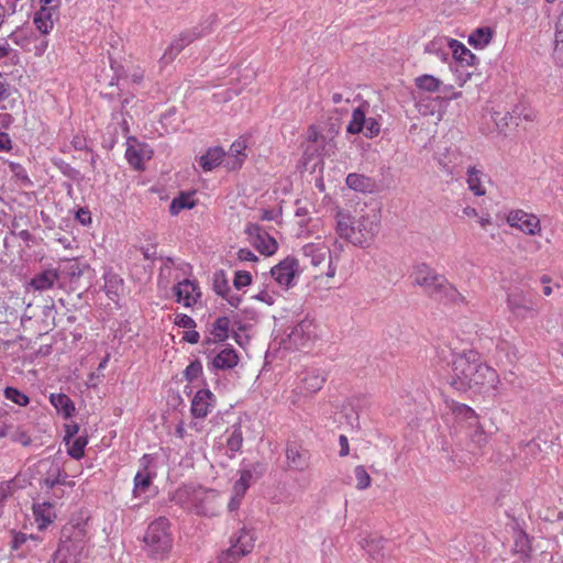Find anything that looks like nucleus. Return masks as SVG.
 <instances>
[{
	"instance_id": "obj_52",
	"label": "nucleus",
	"mask_w": 563,
	"mask_h": 563,
	"mask_svg": "<svg viewBox=\"0 0 563 563\" xmlns=\"http://www.w3.org/2000/svg\"><path fill=\"white\" fill-rule=\"evenodd\" d=\"M202 374V365L199 361L191 362L185 369L184 376L187 380L194 382Z\"/></svg>"
},
{
	"instance_id": "obj_13",
	"label": "nucleus",
	"mask_w": 563,
	"mask_h": 563,
	"mask_svg": "<svg viewBox=\"0 0 563 563\" xmlns=\"http://www.w3.org/2000/svg\"><path fill=\"white\" fill-rule=\"evenodd\" d=\"M153 153L148 144L142 143L135 137L126 140L125 158L135 170H143L145 162L152 158Z\"/></svg>"
},
{
	"instance_id": "obj_32",
	"label": "nucleus",
	"mask_w": 563,
	"mask_h": 563,
	"mask_svg": "<svg viewBox=\"0 0 563 563\" xmlns=\"http://www.w3.org/2000/svg\"><path fill=\"white\" fill-rule=\"evenodd\" d=\"M224 155L225 153L221 147H211L199 157V166L202 170L210 172L222 163Z\"/></svg>"
},
{
	"instance_id": "obj_6",
	"label": "nucleus",
	"mask_w": 563,
	"mask_h": 563,
	"mask_svg": "<svg viewBox=\"0 0 563 563\" xmlns=\"http://www.w3.org/2000/svg\"><path fill=\"white\" fill-rule=\"evenodd\" d=\"M505 222L527 236H541L542 222L538 214L521 208H511L504 214Z\"/></svg>"
},
{
	"instance_id": "obj_42",
	"label": "nucleus",
	"mask_w": 563,
	"mask_h": 563,
	"mask_svg": "<svg viewBox=\"0 0 563 563\" xmlns=\"http://www.w3.org/2000/svg\"><path fill=\"white\" fill-rule=\"evenodd\" d=\"M87 443V437L84 435L67 440L68 454L75 460H80L85 455V448Z\"/></svg>"
},
{
	"instance_id": "obj_28",
	"label": "nucleus",
	"mask_w": 563,
	"mask_h": 563,
	"mask_svg": "<svg viewBox=\"0 0 563 563\" xmlns=\"http://www.w3.org/2000/svg\"><path fill=\"white\" fill-rule=\"evenodd\" d=\"M231 321L229 317H219L212 323L210 334L212 339H207L206 344L224 342L229 338Z\"/></svg>"
},
{
	"instance_id": "obj_55",
	"label": "nucleus",
	"mask_w": 563,
	"mask_h": 563,
	"mask_svg": "<svg viewBox=\"0 0 563 563\" xmlns=\"http://www.w3.org/2000/svg\"><path fill=\"white\" fill-rule=\"evenodd\" d=\"M175 435L179 440L188 443L189 445H194L192 434L186 428L184 421H180L175 428Z\"/></svg>"
},
{
	"instance_id": "obj_61",
	"label": "nucleus",
	"mask_w": 563,
	"mask_h": 563,
	"mask_svg": "<svg viewBox=\"0 0 563 563\" xmlns=\"http://www.w3.org/2000/svg\"><path fill=\"white\" fill-rule=\"evenodd\" d=\"M214 290L218 295H220L222 297H227V294L229 292V287H228L227 280L224 278H222L221 280L216 278Z\"/></svg>"
},
{
	"instance_id": "obj_63",
	"label": "nucleus",
	"mask_w": 563,
	"mask_h": 563,
	"mask_svg": "<svg viewBox=\"0 0 563 563\" xmlns=\"http://www.w3.org/2000/svg\"><path fill=\"white\" fill-rule=\"evenodd\" d=\"M238 258L243 262H255L257 261L256 255L249 249H241L238 252Z\"/></svg>"
},
{
	"instance_id": "obj_27",
	"label": "nucleus",
	"mask_w": 563,
	"mask_h": 563,
	"mask_svg": "<svg viewBox=\"0 0 563 563\" xmlns=\"http://www.w3.org/2000/svg\"><path fill=\"white\" fill-rule=\"evenodd\" d=\"M49 402L65 419L70 418L76 411L74 401L66 394H51Z\"/></svg>"
},
{
	"instance_id": "obj_40",
	"label": "nucleus",
	"mask_w": 563,
	"mask_h": 563,
	"mask_svg": "<svg viewBox=\"0 0 563 563\" xmlns=\"http://www.w3.org/2000/svg\"><path fill=\"white\" fill-rule=\"evenodd\" d=\"M415 86L419 90L433 93L440 90L442 81L433 75L423 74L415 78Z\"/></svg>"
},
{
	"instance_id": "obj_60",
	"label": "nucleus",
	"mask_w": 563,
	"mask_h": 563,
	"mask_svg": "<svg viewBox=\"0 0 563 563\" xmlns=\"http://www.w3.org/2000/svg\"><path fill=\"white\" fill-rule=\"evenodd\" d=\"M29 538L34 539L33 536H27L22 532L15 533L12 539L11 548L13 550H18L22 544L26 542Z\"/></svg>"
},
{
	"instance_id": "obj_47",
	"label": "nucleus",
	"mask_w": 563,
	"mask_h": 563,
	"mask_svg": "<svg viewBox=\"0 0 563 563\" xmlns=\"http://www.w3.org/2000/svg\"><path fill=\"white\" fill-rule=\"evenodd\" d=\"M354 475L358 490H364L371 486L372 478L363 465H357L354 468Z\"/></svg>"
},
{
	"instance_id": "obj_44",
	"label": "nucleus",
	"mask_w": 563,
	"mask_h": 563,
	"mask_svg": "<svg viewBox=\"0 0 563 563\" xmlns=\"http://www.w3.org/2000/svg\"><path fill=\"white\" fill-rule=\"evenodd\" d=\"M243 445V432L241 424H235L232 427V430L227 439V448L232 453L235 454L242 449Z\"/></svg>"
},
{
	"instance_id": "obj_62",
	"label": "nucleus",
	"mask_w": 563,
	"mask_h": 563,
	"mask_svg": "<svg viewBox=\"0 0 563 563\" xmlns=\"http://www.w3.org/2000/svg\"><path fill=\"white\" fill-rule=\"evenodd\" d=\"M62 0H40V8L59 12Z\"/></svg>"
},
{
	"instance_id": "obj_19",
	"label": "nucleus",
	"mask_w": 563,
	"mask_h": 563,
	"mask_svg": "<svg viewBox=\"0 0 563 563\" xmlns=\"http://www.w3.org/2000/svg\"><path fill=\"white\" fill-rule=\"evenodd\" d=\"M214 395L209 389L198 390L190 405V412L196 419L206 418L214 407Z\"/></svg>"
},
{
	"instance_id": "obj_21",
	"label": "nucleus",
	"mask_w": 563,
	"mask_h": 563,
	"mask_svg": "<svg viewBox=\"0 0 563 563\" xmlns=\"http://www.w3.org/2000/svg\"><path fill=\"white\" fill-rule=\"evenodd\" d=\"M34 522L40 531H44L57 518L55 506L49 501L34 503L32 506Z\"/></svg>"
},
{
	"instance_id": "obj_38",
	"label": "nucleus",
	"mask_w": 563,
	"mask_h": 563,
	"mask_svg": "<svg viewBox=\"0 0 563 563\" xmlns=\"http://www.w3.org/2000/svg\"><path fill=\"white\" fill-rule=\"evenodd\" d=\"M467 437L470 441L475 444L477 448H483L488 442V435L479 421V418L471 422L468 426Z\"/></svg>"
},
{
	"instance_id": "obj_11",
	"label": "nucleus",
	"mask_w": 563,
	"mask_h": 563,
	"mask_svg": "<svg viewBox=\"0 0 563 563\" xmlns=\"http://www.w3.org/2000/svg\"><path fill=\"white\" fill-rule=\"evenodd\" d=\"M38 473L43 476V484L47 488L56 485L74 487L75 482L68 481L67 475L62 471L59 464L55 460L44 459L38 462Z\"/></svg>"
},
{
	"instance_id": "obj_51",
	"label": "nucleus",
	"mask_w": 563,
	"mask_h": 563,
	"mask_svg": "<svg viewBox=\"0 0 563 563\" xmlns=\"http://www.w3.org/2000/svg\"><path fill=\"white\" fill-rule=\"evenodd\" d=\"M276 296L277 294L274 290L268 289V287H264L257 294L253 295L252 298L254 300L272 306L276 301Z\"/></svg>"
},
{
	"instance_id": "obj_39",
	"label": "nucleus",
	"mask_w": 563,
	"mask_h": 563,
	"mask_svg": "<svg viewBox=\"0 0 563 563\" xmlns=\"http://www.w3.org/2000/svg\"><path fill=\"white\" fill-rule=\"evenodd\" d=\"M493 38V31L490 27H478L470 36L468 43L477 49L486 47Z\"/></svg>"
},
{
	"instance_id": "obj_31",
	"label": "nucleus",
	"mask_w": 563,
	"mask_h": 563,
	"mask_svg": "<svg viewBox=\"0 0 563 563\" xmlns=\"http://www.w3.org/2000/svg\"><path fill=\"white\" fill-rule=\"evenodd\" d=\"M445 405L446 408L452 412V415L455 416L456 419L467 421L468 426L471 424V422L479 418L476 411L465 404H461L453 399H450L445 400Z\"/></svg>"
},
{
	"instance_id": "obj_41",
	"label": "nucleus",
	"mask_w": 563,
	"mask_h": 563,
	"mask_svg": "<svg viewBox=\"0 0 563 563\" xmlns=\"http://www.w3.org/2000/svg\"><path fill=\"white\" fill-rule=\"evenodd\" d=\"M324 382L325 378L322 375L309 373L302 379L301 391L306 395L316 394L322 388Z\"/></svg>"
},
{
	"instance_id": "obj_29",
	"label": "nucleus",
	"mask_w": 563,
	"mask_h": 563,
	"mask_svg": "<svg viewBox=\"0 0 563 563\" xmlns=\"http://www.w3.org/2000/svg\"><path fill=\"white\" fill-rule=\"evenodd\" d=\"M58 273L55 269H47L42 272L41 274L35 275L31 282L30 286L34 290L44 291L53 288L54 284L58 280Z\"/></svg>"
},
{
	"instance_id": "obj_30",
	"label": "nucleus",
	"mask_w": 563,
	"mask_h": 563,
	"mask_svg": "<svg viewBox=\"0 0 563 563\" xmlns=\"http://www.w3.org/2000/svg\"><path fill=\"white\" fill-rule=\"evenodd\" d=\"M239 355L233 347H225L219 352L212 361L213 367L217 369H230L238 365Z\"/></svg>"
},
{
	"instance_id": "obj_17",
	"label": "nucleus",
	"mask_w": 563,
	"mask_h": 563,
	"mask_svg": "<svg viewBox=\"0 0 563 563\" xmlns=\"http://www.w3.org/2000/svg\"><path fill=\"white\" fill-rule=\"evenodd\" d=\"M199 37H200V34L194 30H188V31L181 32L166 47V49L164 51V53L161 57V63L163 65L170 64L186 46H188L190 43L198 40Z\"/></svg>"
},
{
	"instance_id": "obj_12",
	"label": "nucleus",
	"mask_w": 563,
	"mask_h": 563,
	"mask_svg": "<svg viewBox=\"0 0 563 563\" xmlns=\"http://www.w3.org/2000/svg\"><path fill=\"white\" fill-rule=\"evenodd\" d=\"M506 305L509 312L519 320H523L528 314L534 312L532 298L520 288L507 292Z\"/></svg>"
},
{
	"instance_id": "obj_54",
	"label": "nucleus",
	"mask_w": 563,
	"mask_h": 563,
	"mask_svg": "<svg viewBox=\"0 0 563 563\" xmlns=\"http://www.w3.org/2000/svg\"><path fill=\"white\" fill-rule=\"evenodd\" d=\"M252 276L246 271H238L234 275L233 285L236 289H241L251 285Z\"/></svg>"
},
{
	"instance_id": "obj_2",
	"label": "nucleus",
	"mask_w": 563,
	"mask_h": 563,
	"mask_svg": "<svg viewBox=\"0 0 563 563\" xmlns=\"http://www.w3.org/2000/svg\"><path fill=\"white\" fill-rule=\"evenodd\" d=\"M380 217L374 209H362L352 217L343 210L336 212V230L341 238L357 246H368L379 231Z\"/></svg>"
},
{
	"instance_id": "obj_53",
	"label": "nucleus",
	"mask_w": 563,
	"mask_h": 563,
	"mask_svg": "<svg viewBox=\"0 0 563 563\" xmlns=\"http://www.w3.org/2000/svg\"><path fill=\"white\" fill-rule=\"evenodd\" d=\"M10 439L12 442L20 443L24 446H26L31 443V437L24 429H22L20 427H16V428L12 427Z\"/></svg>"
},
{
	"instance_id": "obj_59",
	"label": "nucleus",
	"mask_w": 563,
	"mask_h": 563,
	"mask_svg": "<svg viewBox=\"0 0 563 563\" xmlns=\"http://www.w3.org/2000/svg\"><path fill=\"white\" fill-rule=\"evenodd\" d=\"M555 43L563 47V9L555 23Z\"/></svg>"
},
{
	"instance_id": "obj_8",
	"label": "nucleus",
	"mask_w": 563,
	"mask_h": 563,
	"mask_svg": "<svg viewBox=\"0 0 563 563\" xmlns=\"http://www.w3.org/2000/svg\"><path fill=\"white\" fill-rule=\"evenodd\" d=\"M339 134V128L331 124L327 130L320 125L312 124L307 130V141L316 145L319 155H331L334 152V140Z\"/></svg>"
},
{
	"instance_id": "obj_16",
	"label": "nucleus",
	"mask_w": 563,
	"mask_h": 563,
	"mask_svg": "<svg viewBox=\"0 0 563 563\" xmlns=\"http://www.w3.org/2000/svg\"><path fill=\"white\" fill-rule=\"evenodd\" d=\"M298 272V262L292 257H286L271 268V276L284 288H289Z\"/></svg>"
},
{
	"instance_id": "obj_50",
	"label": "nucleus",
	"mask_w": 563,
	"mask_h": 563,
	"mask_svg": "<svg viewBox=\"0 0 563 563\" xmlns=\"http://www.w3.org/2000/svg\"><path fill=\"white\" fill-rule=\"evenodd\" d=\"M362 132L365 137L373 139L379 134L380 123L375 118H367Z\"/></svg>"
},
{
	"instance_id": "obj_33",
	"label": "nucleus",
	"mask_w": 563,
	"mask_h": 563,
	"mask_svg": "<svg viewBox=\"0 0 563 563\" xmlns=\"http://www.w3.org/2000/svg\"><path fill=\"white\" fill-rule=\"evenodd\" d=\"M197 199L195 192H180L169 205L172 216H178L183 210H190L196 207Z\"/></svg>"
},
{
	"instance_id": "obj_26",
	"label": "nucleus",
	"mask_w": 563,
	"mask_h": 563,
	"mask_svg": "<svg viewBox=\"0 0 563 563\" xmlns=\"http://www.w3.org/2000/svg\"><path fill=\"white\" fill-rule=\"evenodd\" d=\"M448 46L456 62L466 66H474L476 64L477 57L462 42L450 38Z\"/></svg>"
},
{
	"instance_id": "obj_64",
	"label": "nucleus",
	"mask_w": 563,
	"mask_h": 563,
	"mask_svg": "<svg viewBox=\"0 0 563 563\" xmlns=\"http://www.w3.org/2000/svg\"><path fill=\"white\" fill-rule=\"evenodd\" d=\"M76 219L84 225L91 223V213L88 209H79L76 213Z\"/></svg>"
},
{
	"instance_id": "obj_43",
	"label": "nucleus",
	"mask_w": 563,
	"mask_h": 563,
	"mask_svg": "<svg viewBox=\"0 0 563 563\" xmlns=\"http://www.w3.org/2000/svg\"><path fill=\"white\" fill-rule=\"evenodd\" d=\"M286 457L291 467L303 470L306 466L305 455L301 453L300 448L296 444L288 445L286 449Z\"/></svg>"
},
{
	"instance_id": "obj_35",
	"label": "nucleus",
	"mask_w": 563,
	"mask_h": 563,
	"mask_svg": "<svg viewBox=\"0 0 563 563\" xmlns=\"http://www.w3.org/2000/svg\"><path fill=\"white\" fill-rule=\"evenodd\" d=\"M450 38L446 37H435L432 41H430L426 47L424 52L431 55L437 56L441 62L446 63L449 59V52H448V42Z\"/></svg>"
},
{
	"instance_id": "obj_3",
	"label": "nucleus",
	"mask_w": 563,
	"mask_h": 563,
	"mask_svg": "<svg viewBox=\"0 0 563 563\" xmlns=\"http://www.w3.org/2000/svg\"><path fill=\"white\" fill-rule=\"evenodd\" d=\"M88 536L86 525L66 523L60 532L58 548L54 554L56 563H80L86 555Z\"/></svg>"
},
{
	"instance_id": "obj_24",
	"label": "nucleus",
	"mask_w": 563,
	"mask_h": 563,
	"mask_svg": "<svg viewBox=\"0 0 563 563\" xmlns=\"http://www.w3.org/2000/svg\"><path fill=\"white\" fill-rule=\"evenodd\" d=\"M59 12L38 8L33 16V24L42 35H48L53 29L55 21L58 20Z\"/></svg>"
},
{
	"instance_id": "obj_4",
	"label": "nucleus",
	"mask_w": 563,
	"mask_h": 563,
	"mask_svg": "<svg viewBox=\"0 0 563 563\" xmlns=\"http://www.w3.org/2000/svg\"><path fill=\"white\" fill-rule=\"evenodd\" d=\"M175 499L183 507L208 517L217 516L221 506L220 495L213 489L184 486L176 490Z\"/></svg>"
},
{
	"instance_id": "obj_49",
	"label": "nucleus",
	"mask_w": 563,
	"mask_h": 563,
	"mask_svg": "<svg viewBox=\"0 0 563 563\" xmlns=\"http://www.w3.org/2000/svg\"><path fill=\"white\" fill-rule=\"evenodd\" d=\"M244 555L240 554L231 545L221 551L217 558V563H239Z\"/></svg>"
},
{
	"instance_id": "obj_22",
	"label": "nucleus",
	"mask_w": 563,
	"mask_h": 563,
	"mask_svg": "<svg viewBox=\"0 0 563 563\" xmlns=\"http://www.w3.org/2000/svg\"><path fill=\"white\" fill-rule=\"evenodd\" d=\"M432 295L438 296L445 305L461 306L467 302L466 297L445 277L444 282L437 286Z\"/></svg>"
},
{
	"instance_id": "obj_1",
	"label": "nucleus",
	"mask_w": 563,
	"mask_h": 563,
	"mask_svg": "<svg viewBox=\"0 0 563 563\" xmlns=\"http://www.w3.org/2000/svg\"><path fill=\"white\" fill-rule=\"evenodd\" d=\"M449 383L459 391L487 394L498 388L500 378L477 351L468 349L453 355Z\"/></svg>"
},
{
	"instance_id": "obj_10",
	"label": "nucleus",
	"mask_w": 563,
	"mask_h": 563,
	"mask_svg": "<svg viewBox=\"0 0 563 563\" xmlns=\"http://www.w3.org/2000/svg\"><path fill=\"white\" fill-rule=\"evenodd\" d=\"M303 255L310 258V264L316 268L327 267L324 275L333 277L335 267L331 263V251L323 242L308 243L303 246Z\"/></svg>"
},
{
	"instance_id": "obj_5",
	"label": "nucleus",
	"mask_w": 563,
	"mask_h": 563,
	"mask_svg": "<svg viewBox=\"0 0 563 563\" xmlns=\"http://www.w3.org/2000/svg\"><path fill=\"white\" fill-rule=\"evenodd\" d=\"M147 555L154 560H165L173 548L170 522L159 517L151 522L145 531L144 539Z\"/></svg>"
},
{
	"instance_id": "obj_45",
	"label": "nucleus",
	"mask_w": 563,
	"mask_h": 563,
	"mask_svg": "<svg viewBox=\"0 0 563 563\" xmlns=\"http://www.w3.org/2000/svg\"><path fill=\"white\" fill-rule=\"evenodd\" d=\"M246 141L245 140H236L230 146V153L234 156V163L232 168H240L246 157Z\"/></svg>"
},
{
	"instance_id": "obj_23",
	"label": "nucleus",
	"mask_w": 563,
	"mask_h": 563,
	"mask_svg": "<svg viewBox=\"0 0 563 563\" xmlns=\"http://www.w3.org/2000/svg\"><path fill=\"white\" fill-rule=\"evenodd\" d=\"M252 476L253 475L249 470H244L240 473L239 479L233 485L232 497L228 504L230 511H235L240 507L241 501L250 487Z\"/></svg>"
},
{
	"instance_id": "obj_14",
	"label": "nucleus",
	"mask_w": 563,
	"mask_h": 563,
	"mask_svg": "<svg viewBox=\"0 0 563 563\" xmlns=\"http://www.w3.org/2000/svg\"><path fill=\"white\" fill-rule=\"evenodd\" d=\"M249 238L252 240L253 246L264 255H273L277 251V242L267 232H265L258 224L251 223L245 230Z\"/></svg>"
},
{
	"instance_id": "obj_36",
	"label": "nucleus",
	"mask_w": 563,
	"mask_h": 563,
	"mask_svg": "<svg viewBox=\"0 0 563 563\" xmlns=\"http://www.w3.org/2000/svg\"><path fill=\"white\" fill-rule=\"evenodd\" d=\"M346 185L351 189L361 192H372L375 188V183L372 178L355 173L347 175Z\"/></svg>"
},
{
	"instance_id": "obj_37",
	"label": "nucleus",
	"mask_w": 563,
	"mask_h": 563,
	"mask_svg": "<svg viewBox=\"0 0 563 563\" xmlns=\"http://www.w3.org/2000/svg\"><path fill=\"white\" fill-rule=\"evenodd\" d=\"M367 106L362 104L355 108L352 112V118L346 126V132L350 134H358L363 131L366 122V108Z\"/></svg>"
},
{
	"instance_id": "obj_48",
	"label": "nucleus",
	"mask_w": 563,
	"mask_h": 563,
	"mask_svg": "<svg viewBox=\"0 0 563 563\" xmlns=\"http://www.w3.org/2000/svg\"><path fill=\"white\" fill-rule=\"evenodd\" d=\"M8 165H9L10 172L13 174L15 179L20 181L21 185H23V186L32 185V181H31L30 177L27 176L25 168L21 164L10 162Z\"/></svg>"
},
{
	"instance_id": "obj_56",
	"label": "nucleus",
	"mask_w": 563,
	"mask_h": 563,
	"mask_svg": "<svg viewBox=\"0 0 563 563\" xmlns=\"http://www.w3.org/2000/svg\"><path fill=\"white\" fill-rule=\"evenodd\" d=\"M175 325L184 329H195L196 328V321L188 314L185 313H178L175 317L174 321Z\"/></svg>"
},
{
	"instance_id": "obj_46",
	"label": "nucleus",
	"mask_w": 563,
	"mask_h": 563,
	"mask_svg": "<svg viewBox=\"0 0 563 563\" xmlns=\"http://www.w3.org/2000/svg\"><path fill=\"white\" fill-rule=\"evenodd\" d=\"M4 397L8 400H10L21 407H25L30 402V398L25 394H23L22 391H20L19 389H16L14 387H7L4 389Z\"/></svg>"
},
{
	"instance_id": "obj_58",
	"label": "nucleus",
	"mask_w": 563,
	"mask_h": 563,
	"mask_svg": "<svg viewBox=\"0 0 563 563\" xmlns=\"http://www.w3.org/2000/svg\"><path fill=\"white\" fill-rule=\"evenodd\" d=\"M63 269L70 276H80L81 275V269L79 267V264L75 260L65 261Z\"/></svg>"
},
{
	"instance_id": "obj_20",
	"label": "nucleus",
	"mask_w": 563,
	"mask_h": 563,
	"mask_svg": "<svg viewBox=\"0 0 563 563\" xmlns=\"http://www.w3.org/2000/svg\"><path fill=\"white\" fill-rule=\"evenodd\" d=\"M489 180V176L485 174L482 168H478L476 165H471L467 167L465 181L467 184L468 190L475 197H483L487 194L485 184Z\"/></svg>"
},
{
	"instance_id": "obj_57",
	"label": "nucleus",
	"mask_w": 563,
	"mask_h": 563,
	"mask_svg": "<svg viewBox=\"0 0 563 563\" xmlns=\"http://www.w3.org/2000/svg\"><path fill=\"white\" fill-rule=\"evenodd\" d=\"M15 490L13 482L0 483V505H2L8 497L12 496Z\"/></svg>"
},
{
	"instance_id": "obj_7",
	"label": "nucleus",
	"mask_w": 563,
	"mask_h": 563,
	"mask_svg": "<svg viewBox=\"0 0 563 563\" xmlns=\"http://www.w3.org/2000/svg\"><path fill=\"white\" fill-rule=\"evenodd\" d=\"M319 338V325L313 319L306 317L291 329L288 344L296 350L308 349L313 346Z\"/></svg>"
},
{
	"instance_id": "obj_34",
	"label": "nucleus",
	"mask_w": 563,
	"mask_h": 563,
	"mask_svg": "<svg viewBox=\"0 0 563 563\" xmlns=\"http://www.w3.org/2000/svg\"><path fill=\"white\" fill-rule=\"evenodd\" d=\"M154 474H152L147 466L139 471L133 479V495L134 497L142 496L152 485Z\"/></svg>"
},
{
	"instance_id": "obj_15",
	"label": "nucleus",
	"mask_w": 563,
	"mask_h": 563,
	"mask_svg": "<svg viewBox=\"0 0 563 563\" xmlns=\"http://www.w3.org/2000/svg\"><path fill=\"white\" fill-rule=\"evenodd\" d=\"M411 278L415 285L423 287L424 290L431 295L437 286L444 282V276L435 273V271L427 264L415 266Z\"/></svg>"
},
{
	"instance_id": "obj_9",
	"label": "nucleus",
	"mask_w": 563,
	"mask_h": 563,
	"mask_svg": "<svg viewBox=\"0 0 563 563\" xmlns=\"http://www.w3.org/2000/svg\"><path fill=\"white\" fill-rule=\"evenodd\" d=\"M176 302L185 308L194 309L201 302L202 292L199 283L195 279H183L173 287Z\"/></svg>"
},
{
	"instance_id": "obj_18",
	"label": "nucleus",
	"mask_w": 563,
	"mask_h": 563,
	"mask_svg": "<svg viewBox=\"0 0 563 563\" xmlns=\"http://www.w3.org/2000/svg\"><path fill=\"white\" fill-rule=\"evenodd\" d=\"M257 536L254 529L242 527L230 539V545L240 554L246 556L253 552Z\"/></svg>"
},
{
	"instance_id": "obj_25",
	"label": "nucleus",
	"mask_w": 563,
	"mask_h": 563,
	"mask_svg": "<svg viewBox=\"0 0 563 563\" xmlns=\"http://www.w3.org/2000/svg\"><path fill=\"white\" fill-rule=\"evenodd\" d=\"M104 291L107 297L118 302L123 295V279L114 272L108 271L104 273Z\"/></svg>"
}]
</instances>
